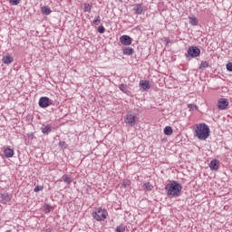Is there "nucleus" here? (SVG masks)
Masks as SVG:
<instances>
[{
    "mask_svg": "<svg viewBox=\"0 0 232 232\" xmlns=\"http://www.w3.org/2000/svg\"><path fill=\"white\" fill-rule=\"evenodd\" d=\"M52 132V127L50 125H46L45 127H42V133L44 135H48V133Z\"/></svg>",
    "mask_w": 232,
    "mask_h": 232,
    "instance_id": "obj_18",
    "label": "nucleus"
},
{
    "mask_svg": "<svg viewBox=\"0 0 232 232\" xmlns=\"http://www.w3.org/2000/svg\"><path fill=\"white\" fill-rule=\"evenodd\" d=\"M44 188L43 186H36L34 189V193H39V191H43Z\"/></svg>",
    "mask_w": 232,
    "mask_h": 232,
    "instance_id": "obj_30",
    "label": "nucleus"
},
{
    "mask_svg": "<svg viewBox=\"0 0 232 232\" xmlns=\"http://www.w3.org/2000/svg\"><path fill=\"white\" fill-rule=\"evenodd\" d=\"M93 24H95L96 26H99V24H101V16H96L95 19L93 20Z\"/></svg>",
    "mask_w": 232,
    "mask_h": 232,
    "instance_id": "obj_26",
    "label": "nucleus"
},
{
    "mask_svg": "<svg viewBox=\"0 0 232 232\" xmlns=\"http://www.w3.org/2000/svg\"><path fill=\"white\" fill-rule=\"evenodd\" d=\"M188 108H189L190 110H195V109H197V105H195V104H193V103H189V104L188 105Z\"/></svg>",
    "mask_w": 232,
    "mask_h": 232,
    "instance_id": "obj_34",
    "label": "nucleus"
},
{
    "mask_svg": "<svg viewBox=\"0 0 232 232\" xmlns=\"http://www.w3.org/2000/svg\"><path fill=\"white\" fill-rule=\"evenodd\" d=\"M137 122V116L132 114H127L125 116V123L128 124V126H135Z\"/></svg>",
    "mask_w": 232,
    "mask_h": 232,
    "instance_id": "obj_6",
    "label": "nucleus"
},
{
    "mask_svg": "<svg viewBox=\"0 0 232 232\" xmlns=\"http://www.w3.org/2000/svg\"><path fill=\"white\" fill-rule=\"evenodd\" d=\"M211 135V130L206 123H199L196 125L194 129V137H197L199 140H206Z\"/></svg>",
    "mask_w": 232,
    "mask_h": 232,
    "instance_id": "obj_2",
    "label": "nucleus"
},
{
    "mask_svg": "<svg viewBox=\"0 0 232 232\" xmlns=\"http://www.w3.org/2000/svg\"><path fill=\"white\" fill-rule=\"evenodd\" d=\"M92 217L97 222H102L108 218V210L101 208H96V210L92 212Z\"/></svg>",
    "mask_w": 232,
    "mask_h": 232,
    "instance_id": "obj_3",
    "label": "nucleus"
},
{
    "mask_svg": "<svg viewBox=\"0 0 232 232\" xmlns=\"http://www.w3.org/2000/svg\"><path fill=\"white\" fill-rule=\"evenodd\" d=\"M165 43L167 44H169V43H171V40H169V38H165Z\"/></svg>",
    "mask_w": 232,
    "mask_h": 232,
    "instance_id": "obj_35",
    "label": "nucleus"
},
{
    "mask_svg": "<svg viewBox=\"0 0 232 232\" xmlns=\"http://www.w3.org/2000/svg\"><path fill=\"white\" fill-rule=\"evenodd\" d=\"M1 198L4 204H6V202H10V196L8 195V193L2 194Z\"/></svg>",
    "mask_w": 232,
    "mask_h": 232,
    "instance_id": "obj_19",
    "label": "nucleus"
},
{
    "mask_svg": "<svg viewBox=\"0 0 232 232\" xmlns=\"http://www.w3.org/2000/svg\"><path fill=\"white\" fill-rule=\"evenodd\" d=\"M140 88H141V90H144L145 92L150 90V88H151V85H150V81L141 80L140 82Z\"/></svg>",
    "mask_w": 232,
    "mask_h": 232,
    "instance_id": "obj_10",
    "label": "nucleus"
},
{
    "mask_svg": "<svg viewBox=\"0 0 232 232\" xmlns=\"http://www.w3.org/2000/svg\"><path fill=\"white\" fill-rule=\"evenodd\" d=\"M133 11L138 15H141V14L144 12V6H142V5H140V4H136L133 8Z\"/></svg>",
    "mask_w": 232,
    "mask_h": 232,
    "instance_id": "obj_11",
    "label": "nucleus"
},
{
    "mask_svg": "<svg viewBox=\"0 0 232 232\" xmlns=\"http://www.w3.org/2000/svg\"><path fill=\"white\" fill-rule=\"evenodd\" d=\"M98 32L99 34H104L106 32V28H104L102 25L98 26Z\"/></svg>",
    "mask_w": 232,
    "mask_h": 232,
    "instance_id": "obj_31",
    "label": "nucleus"
},
{
    "mask_svg": "<svg viewBox=\"0 0 232 232\" xmlns=\"http://www.w3.org/2000/svg\"><path fill=\"white\" fill-rule=\"evenodd\" d=\"M227 72H232V63H227Z\"/></svg>",
    "mask_w": 232,
    "mask_h": 232,
    "instance_id": "obj_33",
    "label": "nucleus"
},
{
    "mask_svg": "<svg viewBox=\"0 0 232 232\" xmlns=\"http://www.w3.org/2000/svg\"><path fill=\"white\" fill-rule=\"evenodd\" d=\"M164 135H173V128L171 126H166L163 130Z\"/></svg>",
    "mask_w": 232,
    "mask_h": 232,
    "instance_id": "obj_17",
    "label": "nucleus"
},
{
    "mask_svg": "<svg viewBox=\"0 0 232 232\" xmlns=\"http://www.w3.org/2000/svg\"><path fill=\"white\" fill-rule=\"evenodd\" d=\"M9 3L13 6H17V5H19V3H21V0H9Z\"/></svg>",
    "mask_w": 232,
    "mask_h": 232,
    "instance_id": "obj_29",
    "label": "nucleus"
},
{
    "mask_svg": "<svg viewBox=\"0 0 232 232\" xmlns=\"http://www.w3.org/2000/svg\"><path fill=\"white\" fill-rule=\"evenodd\" d=\"M165 191L167 197L177 198L182 195V185L179 181L171 180L169 183L165 185Z\"/></svg>",
    "mask_w": 232,
    "mask_h": 232,
    "instance_id": "obj_1",
    "label": "nucleus"
},
{
    "mask_svg": "<svg viewBox=\"0 0 232 232\" xmlns=\"http://www.w3.org/2000/svg\"><path fill=\"white\" fill-rule=\"evenodd\" d=\"M143 189H145V191H151V189H153V185L150 182H146L143 184Z\"/></svg>",
    "mask_w": 232,
    "mask_h": 232,
    "instance_id": "obj_20",
    "label": "nucleus"
},
{
    "mask_svg": "<svg viewBox=\"0 0 232 232\" xmlns=\"http://www.w3.org/2000/svg\"><path fill=\"white\" fill-rule=\"evenodd\" d=\"M38 105L40 108H48V106L53 105V100H51L46 96H43L39 99Z\"/></svg>",
    "mask_w": 232,
    "mask_h": 232,
    "instance_id": "obj_5",
    "label": "nucleus"
},
{
    "mask_svg": "<svg viewBox=\"0 0 232 232\" xmlns=\"http://www.w3.org/2000/svg\"><path fill=\"white\" fill-rule=\"evenodd\" d=\"M135 50L131 47H125L123 48V54L124 55H133Z\"/></svg>",
    "mask_w": 232,
    "mask_h": 232,
    "instance_id": "obj_14",
    "label": "nucleus"
},
{
    "mask_svg": "<svg viewBox=\"0 0 232 232\" xmlns=\"http://www.w3.org/2000/svg\"><path fill=\"white\" fill-rule=\"evenodd\" d=\"M188 23L191 26H197V24H198V20L192 15L188 17Z\"/></svg>",
    "mask_w": 232,
    "mask_h": 232,
    "instance_id": "obj_16",
    "label": "nucleus"
},
{
    "mask_svg": "<svg viewBox=\"0 0 232 232\" xmlns=\"http://www.w3.org/2000/svg\"><path fill=\"white\" fill-rule=\"evenodd\" d=\"M122 186H123V188H130L131 186V181H130L128 179L127 180H123Z\"/></svg>",
    "mask_w": 232,
    "mask_h": 232,
    "instance_id": "obj_27",
    "label": "nucleus"
},
{
    "mask_svg": "<svg viewBox=\"0 0 232 232\" xmlns=\"http://www.w3.org/2000/svg\"><path fill=\"white\" fill-rule=\"evenodd\" d=\"M44 209L45 213H50L52 211V206L49 204H44Z\"/></svg>",
    "mask_w": 232,
    "mask_h": 232,
    "instance_id": "obj_25",
    "label": "nucleus"
},
{
    "mask_svg": "<svg viewBox=\"0 0 232 232\" xmlns=\"http://www.w3.org/2000/svg\"><path fill=\"white\" fill-rule=\"evenodd\" d=\"M209 168L211 171H218V168H220V161L218 160H213L209 163Z\"/></svg>",
    "mask_w": 232,
    "mask_h": 232,
    "instance_id": "obj_9",
    "label": "nucleus"
},
{
    "mask_svg": "<svg viewBox=\"0 0 232 232\" xmlns=\"http://www.w3.org/2000/svg\"><path fill=\"white\" fill-rule=\"evenodd\" d=\"M59 146H60V148H63V150H66V142L65 141H60Z\"/></svg>",
    "mask_w": 232,
    "mask_h": 232,
    "instance_id": "obj_32",
    "label": "nucleus"
},
{
    "mask_svg": "<svg viewBox=\"0 0 232 232\" xmlns=\"http://www.w3.org/2000/svg\"><path fill=\"white\" fill-rule=\"evenodd\" d=\"M131 37L126 34L120 37V42L121 43V44H123V46H130V44H131Z\"/></svg>",
    "mask_w": 232,
    "mask_h": 232,
    "instance_id": "obj_8",
    "label": "nucleus"
},
{
    "mask_svg": "<svg viewBox=\"0 0 232 232\" xmlns=\"http://www.w3.org/2000/svg\"><path fill=\"white\" fill-rule=\"evenodd\" d=\"M227 106H229V102L226 98H221L218 102V110H227Z\"/></svg>",
    "mask_w": 232,
    "mask_h": 232,
    "instance_id": "obj_7",
    "label": "nucleus"
},
{
    "mask_svg": "<svg viewBox=\"0 0 232 232\" xmlns=\"http://www.w3.org/2000/svg\"><path fill=\"white\" fill-rule=\"evenodd\" d=\"M187 61L194 59L195 57H200V48L197 46H190L188 49L187 53H185Z\"/></svg>",
    "mask_w": 232,
    "mask_h": 232,
    "instance_id": "obj_4",
    "label": "nucleus"
},
{
    "mask_svg": "<svg viewBox=\"0 0 232 232\" xmlns=\"http://www.w3.org/2000/svg\"><path fill=\"white\" fill-rule=\"evenodd\" d=\"M45 232H52V228H47Z\"/></svg>",
    "mask_w": 232,
    "mask_h": 232,
    "instance_id": "obj_36",
    "label": "nucleus"
},
{
    "mask_svg": "<svg viewBox=\"0 0 232 232\" xmlns=\"http://www.w3.org/2000/svg\"><path fill=\"white\" fill-rule=\"evenodd\" d=\"M62 179L63 182H65V184H72V182L73 181L72 178H70L68 175H63Z\"/></svg>",
    "mask_w": 232,
    "mask_h": 232,
    "instance_id": "obj_21",
    "label": "nucleus"
},
{
    "mask_svg": "<svg viewBox=\"0 0 232 232\" xmlns=\"http://www.w3.org/2000/svg\"><path fill=\"white\" fill-rule=\"evenodd\" d=\"M115 231L116 232H124V231H126V226L121 224V225L116 227Z\"/></svg>",
    "mask_w": 232,
    "mask_h": 232,
    "instance_id": "obj_24",
    "label": "nucleus"
},
{
    "mask_svg": "<svg viewBox=\"0 0 232 232\" xmlns=\"http://www.w3.org/2000/svg\"><path fill=\"white\" fill-rule=\"evenodd\" d=\"M83 12H92V6L90 5V4L84 5Z\"/></svg>",
    "mask_w": 232,
    "mask_h": 232,
    "instance_id": "obj_28",
    "label": "nucleus"
},
{
    "mask_svg": "<svg viewBox=\"0 0 232 232\" xmlns=\"http://www.w3.org/2000/svg\"><path fill=\"white\" fill-rule=\"evenodd\" d=\"M41 12H42V14H44V15H50V14H52V9H50V7L44 5L41 8Z\"/></svg>",
    "mask_w": 232,
    "mask_h": 232,
    "instance_id": "obj_15",
    "label": "nucleus"
},
{
    "mask_svg": "<svg viewBox=\"0 0 232 232\" xmlns=\"http://www.w3.org/2000/svg\"><path fill=\"white\" fill-rule=\"evenodd\" d=\"M14 149H10V147L4 150V154L6 159H12V157H14Z\"/></svg>",
    "mask_w": 232,
    "mask_h": 232,
    "instance_id": "obj_12",
    "label": "nucleus"
},
{
    "mask_svg": "<svg viewBox=\"0 0 232 232\" xmlns=\"http://www.w3.org/2000/svg\"><path fill=\"white\" fill-rule=\"evenodd\" d=\"M2 62L4 64H12L14 63V57H12L10 54H7L5 56H3Z\"/></svg>",
    "mask_w": 232,
    "mask_h": 232,
    "instance_id": "obj_13",
    "label": "nucleus"
},
{
    "mask_svg": "<svg viewBox=\"0 0 232 232\" xmlns=\"http://www.w3.org/2000/svg\"><path fill=\"white\" fill-rule=\"evenodd\" d=\"M119 89L121 90V92H122L123 93H126L128 92V85L121 83L119 86Z\"/></svg>",
    "mask_w": 232,
    "mask_h": 232,
    "instance_id": "obj_23",
    "label": "nucleus"
},
{
    "mask_svg": "<svg viewBox=\"0 0 232 232\" xmlns=\"http://www.w3.org/2000/svg\"><path fill=\"white\" fill-rule=\"evenodd\" d=\"M206 68H209V63L206 61H202L199 66V70H206Z\"/></svg>",
    "mask_w": 232,
    "mask_h": 232,
    "instance_id": "obj_22",
    "label": "nucleus"
}]
</instances>
